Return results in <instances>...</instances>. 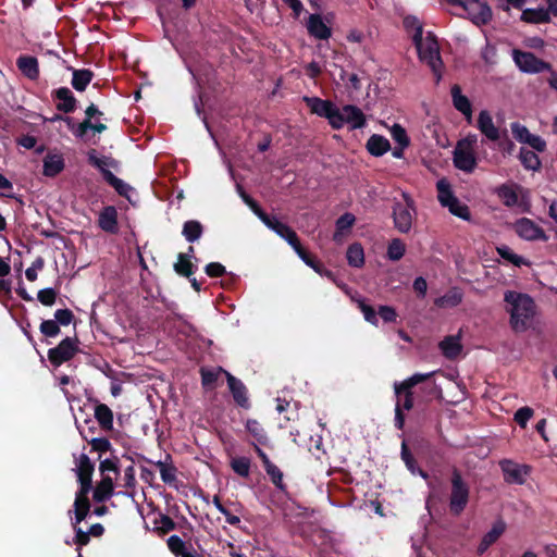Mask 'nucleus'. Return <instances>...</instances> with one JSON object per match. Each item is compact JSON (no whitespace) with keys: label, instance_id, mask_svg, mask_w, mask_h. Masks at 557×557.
Here are the masks:
<instances>
[{"label":"nucleus","instance_id":"24","mask_svg":"<svg viewBox=\"0 0 557 557\" xmlns=\"http://www.w3.org/2000/svg\"><path fill=\"white\" fill-rule=\"evenodd\" d=\"M366 147L371 156L381 157L391 149V144L386 137L373 134L367 140Z\"/></svg>","mask_w":557,"mask_h":557},{"label":"nucleus","instance_id":"10","mask_svg":"<svg viewBox=\"0 0 557 557\" xmlns=\"http://www.w3.org/2000/svg\"><path fill=\"white\" fill-rule=\"evenodd\" d=\"M513 227L518 236L525 240H548V236L545 234V231L531 219L521 218L516 221Z\"/></svg>","mask_w":557,"mask_h":557},{"label":"nucleus","instance_id":"19","mask_svg":"<svg viewBox=\"0 0 557 557\" xmlns=\"http://www.w3.org/2000/svg\"><path fill=\"white\" fill-rule=\"evenodd\" d=\"M476 127L488 140L496 141L499 139V129L494 125L488 111L482 110L479 113Z\"/></svg>","mask_w":557,"mask_h":557},{"label":"nucleus","instance_id":"55","mask_svg":"<svg viewBox=\"0 0 557 557\" xmlns=\"http://www.w3.org/2000/svg\"><path fill=\"white\" fill-rule=\"evenodd\" d=\"M54 320H55V322H58L60 327L67 326L75 320V315L72 312V310H70L67 308L58 309L54 312Z\"/></svg>","mask_w":557,"mask_h":557},{"label":"nucleus","instance_id":"57","mask_svg":"<svg viewBox=\"0 0 557 557\" xmlns=\"http://www.w3.org/2000/svg\"><path fill=\"white\" fill-rule=\"evenodd\" d=\"M99 471L101 474H106L108 471L114 472L116 475L120 473L119 458H107L100 461Z\"/></svg>","mask_w":557,"mask_h":557},{"label":"nucleus","instance_id":"31","mask_svg":"<svg viewBox=\"0 0 557 557\" xmlns=\"http://www.w3.org/2000/svg\"><path fill=\"white\" fill-rule=\"evenodd\" d=\"M347 262L350 267L361 268L364 264V251L359 243L348 246L346 252Z\"/></svg>","mask_w":557,"mask_h":557},{"label":"nucleus","instance_id":"17","mask_svg":"<svg viewBox=\"0 0 557 557\" xmlns=\"http://www.w3.org/2000/svg\"><path fill=\"white\" fill-rule=\"evenodd\" d=\"M454 165L465 172L471 173L476 166V159L473 151L465 148H455Z\"/></svg>","mask_w":557,"mask_h":557},{"label":"nucleus","instance_id":"47","mask_svg":"<svg viewBox=\"0 0 557 557\" xmlns=\"http://www.w3.org/2000/svg\"><path fill=\"white\" fill-rule=\"evenodd\" d=\"M505 530L506 523L503 520H497L482 539L492 546L503 535Z\"/></svg>","mask_w":557,"mask_h":557},{"label":"nucleus","instance_id":"7","mask_svg":"<svg viewBox=\"0 0 557 557\" xmlns=\"http://www.w3.org/2000/svg\"><path fill=\"white\" fill-rule=\"evenodd\" d=\"M78 339L65 337L55 347L48 350V359L53 367H60L70 361L78 351Z\"/></svg>","mask_w":557,"mask_h":557},{"label":"nucleus","instance_id":"54","mask_svg":"<svg viewBox=\"0 0 557 557\" xmlns=\"http://www.w3.org/2000/svg\"><path fill=\"white\" fill-rule=\"evenodd\" d=\"M58 293L54 288L48 287L40 289L37 294L38 301L47 307H51L55 304Z\"/></svg>","mask_w":557,"mask_h":557},{"label":"nucleus","instance_id":"20","mask_svg":"<svg viewBox=\"0 0 557 557\" xmlns=\"http://www.w3.org/2000/svg\"><path fill=\"white\" fill-rule=\"evenodd\" d=\"M16 65L27 78L36 81L39 77V64L36 57L22 54L17 58Z\"/></svg>","mask_w":557,"mask_h":557},{"label":"nucleus","instance_id":"39","mask_svg":"<svg viewBox=\"0 0 557 557\" xmlns=\"http://www.w3.org/2000/svg\"><path fill=\"white\" fill-rule=\"evenodd\" d=\"M196 267L193 264L187 255L180 252L177 256V262L174 263V271L184 277L189 278L194 272Z\"/></svg>","mask_w":557,"mask_h":557},{"label":"nucleus","instance_id":"34","mask_svg":"<svg viewBox=\"0 0 557 557\" xmlns=\"http://www.w3.org/2000/svg\"><path fill=\"white\" fill-rule=\"evenodd\" d=\"M401 460L405 462L407 469L412 473H419L422 478H426L428 474L423 470H421L418 467L417 460L412 456L410 449L407 446L406 441H403L401 443V450H400Z\"/></svg>","mask_w":557,"mask_h":557},{"label":"nucleus","instance_id":"46","mask_svg":"<svg viewBox=\"0 0 557 557\" xmlns=\"http://www.w3.org/2000/svg\"><path fill=\"white\" fill-rule=\"evenodd\" d=\"M264 471L269 475L272 484L280 491L284 492L286 490V484L283 481V472L272 463L270 467L265 468Z\"/></svg>","mask_w":557,"mask_h":557},{"label":"nucleus","instance_id":"64","mask_svg":"<svg viewBox=\"0 0 557 557\" xmlns=\"http://www.w3.org/2000/svg\"><path fill=\"white\" fill-rule=\"evenodd\" d=\"M377 315H380V318L387 323L395 322L397 319V312L391 306H380L377 310Z\"/></svg>","mask_w":557,"mask_h":557},{"label":"nucleus","instance_id":"21","mask_svg":"<svg viewBox=\"0 0 557 557\" xmlns=\"http://www.w3.org/2000/svg\"><path fill=\"white\" fill-rule=\"evenodd\" d=\"M450 94L455 109L462 113L468 122H470L472 117V106L468 97L462 95L461 87L457 84L454 85L450 89Z\"/></svg>","mask_w":557,"mask_h":557},{"label":"nucleus","instance_id":"22","mask_svg":"<svg viewBox=\"0 0 557 557\" xmlns=\"http://www.w3.org/2000/svg\"><path fill=\"white\" fill-rule=\"evenodd\" d=\"M42 174L47 177H55L65 168V162L62 154L48 153L44 158Z\"/></svg>","mask_w":557,"mask_h":557},{"label":"nucleus","instance_id":"4","mask_svg":"<svg viewBox=\"0 0 557 557\" xmlns=\"http://www.w3.org/2000/svg\"><path fill=\"white\" fill-rule=\"evenodd\" d=\"M304 101L310 109L311 113L324 117L333 129H341L343 122L341 109L336 107L331 100H324L319 97H304Z\"/></svg>","mask_w":557,"mask_h":557},{"label":"nucleus","instance_id":"37","mask_svg":"<svg viewBox=\"0 0 557 557\" xmlns=\"http://www.w3.org/2000/svg\"><path fill=\"white\" fill-rule=\"evenodd\" d=\"M462 301V293L458 288H451L444 296L435 299V306L440 308L456 307Z\"/></svg>","mask_w":557,"mask_h":557},{"label":"nucleus","instance_id":"3","mask_svg":"<svg viewBox=\"0 0 557 557\" xmlns=\"http://www.w3.org/2000/svg\"><path fill=\"white\" fill-rule=\"evenodd\" d=\"M449 511L453 516L459 517L468 506L470 499V486L463 480L457 468L453 469L450 476Z\"/></svg>","mask_w":557,"mask_h":557},{"label":"nucleus","instance_id":"35","mask_svg":"<svg viewBox=\"0 0 557 557\" xmlns=\"http://www.w3.org/2000/svg\"><path fill=\"white\" fill-rule=\"evenodd\" d=\"M496 251L504 260L512 263L516 267L530 265L531 262L523 257L515 253L512 249L507 245L496 247Z\"/></svg>","mask_w":557,"mask_h":557},{"label":"nucleus","instance_id":"59","mask_svg":"<svg viewBox=\"0 0 557 557\" xmlns=\"http://www.w3.org/2000/svg\"><path fill=\"white\" fill-rule=\"evenodd\" d=\"M114 494L113 491L109 490L106 486L100 485L99 483L94 488L92 499L96 503H104L110 499V497Z\"/></svg>","mask_w":557,"mask_h":557},{"label":"nucleus","instance_id":"9","mask_svg":"<svg viewBox=\"0 0 557 557\" xmlns=\"http://www.w3.org/2000/svg\"><path fill=\"white\" fill-rule=\"evenodd\" d=\"M79 488L76 492L74 500V511L76 523L84 521L90 511V502L88 494L92 488V481H77Z\"/></svg>","mask_w":557,"mask_h":557},{"label":"nucleus","instance_id":"18","mask_svg":"<svg viewBox=\"0 0 557 557\" xmlns=\"http://www.w3.org/2000/svg\"><path fill=\"white\" fill-rule=\"evenodd\" d=\"M307 29L311 36L320 40H327L332 36V29L323 22L319 14H310Z\"/></svg>","mask_w":557,"mask_h":557},{"label":"nucleus","instance_id":"25","mask_svg":"<svg viewBox=\"0 0 557 557\" xmlns=\"http://www.w3.org/2000/svg\"><path fill=\"white\" fill-rule=\"evenodd\" d=\"M517 189L522 190L519 185L503 184L496 189L497 196L500 198L504 206L511 208L518 205L519 197Z\"/></svg>","mask_w":557,"mask_h":557},{"label":"nucleus","instance_id":"50","mask_svg":"<svg viewBox=\"0 0 557 557\" xmlns=\"http://www.w3.org/2000/svg\"><path fill=\"white\" fill-rule=\"evenodd\" d=\"M449 212L462 220H470V210L469 207L465 203H461L458 198L454 199L449 206H447Z\"/></svg>","mask_w":557,"mask_h":557},{"label":"nucleus","instance_id":"41","mask_svg":"<svg viewBox=\"0 0 557 557\" xmlns=\"http://www.w3.org/2000/svg\"><path fill=\"white\" fill-rule=\"evenodd\" d=\"M436 186L438 193L437 198L443 207L449 206L450 202L457 198L454 195L450 185L445 180H440Z\"/></svg>","mask_w":557,"mask_h":557},{"label":"nucleus","instance_id":"27","mask_svg":"<svg viewBox=\"0 0 557 557\" xmlns=\"http://www.w3.org/2000/svg\"><path fill=\"white\" fill-rule=\"evenodd\" d=\"M76 466L77 481H92L95 465L87 455L82 454Z\"/></svg>","mask_w":557,"mask_h":557},{"label":"nucleus","instance_id":"53","mask_svg":"<svg viewBox=\"0 0 557 557\" xmlns=\"http://www.w3.org/2000/svg\"><path fill=\"white\" fill-rule=\"evenodd\" d=\"M166 544H168L170 552L175 557L182 555V553H184V550H186L188 548L186 542L183 541L178 535H171L166 540Z\"/></svg>","mask_w":557,"mask_h":557},{"label":"nucleus","instance_id":"45","mask_svg":"<svg viewBox=\"0 0 557 557\" xmlns=\"http://www.w3.org/2000/svg\"><path fill=\"white\" fill-rule=\"evenodd\" d=\"M358 305V308L363 313L364 320L373 325H377L379 319H377V311L367 304V301L362 298L355 300Z\"/></svg>","mask_w":557,"mask_h":557},{"label":"nucleus","instance_id":"6","mask_svg":"<svg viewBox=\"0 0 557 557\" xmlns=\"http://www.w3.org/2000/svg\"><path fill=\"white\" fill-rule=\"evenodd\" d=\"M512 59L517 67L523 73L537 74L552 71V64L537 58L533 52L513 49Z\"/></svg>","mask_w":557,"mask_h":557},{"label":"nucleus","instance_id":"63","mask_svg":"<svg viewBox=\"0 0 557 557\" xmlns=\"http://www.w3.org/2000/svg\"><path fill=\"white\" fill-rule=\"evenodd\" d=\"M205 272L210 277H221L226 273V269L219 262H210L206 265Z\"/></svg>","mask_w":557,"mask_h":557},{"label":"nucleus","instance_id":"43","mask_svg":"<svg viewBox=\"0 0 557 557\" xmlns=\"http://www.w3.org/2000/svg\"><path fill=\"white\" fill-rule=\"evenodd\" d=\"M406 252V246L399 238H394L387 246V257L392 261L400 260Z\"/></svg>","mask_w":557,"mask_h":557},{"label":"nucleus","instance_id":"12","mask_svg":"<svg viewBox=\"0 0 557 557\" xmlns=\"http://www.w3.org/2000/svg\"><path fill=\"white\" fill-rule=\"evenodd\" d=\"M411 205L396 202L393 206L394 225L400 233H408L412 226Z\"/></svg>","mask_w":557,"mask_h":557},{"label":"nucleus","instance_id":"61","mask_svg":"<svg viewBox=\"0 0 557 557\" xmlns=\"http://www.w3.org/2000/svg\"><path fill=\"white\" fill-rule=\"evenodd\" d=\"M263 224L275 232L278 236L283 235L284 231H286L287 224L281 222L275 215H270L268 218V222H263Z\"/></svg>","mask_w":557,"mask_h":557},{"label":"nucleus","instance_id":"42","mask_svg":"<svg viewBox=\"0 0 557 557\" xmlns=\"http://www.w3.org/2000/svg\"><path fill=\"white\" fill-rule=\"evenodd\" d=\"M230 466L232 470L242 478H248L250 474L251 461L248 457L232 458Z\"/></svg>","mask_w":557,"mask_h":557},{"label":"nucleus","instance_id":"58","mask_svg":"<svg viewBox=\"0 0 557 557\" xmlns=\"http://www.w3.org/2000/svg\"><path fill=\"white\" fill-rule=\"evenodd\" d=\"M79 523H76V521L73 523V528L75 531V537L74 543L78 546V550H81V547L88 545L90 542V534L88 532H85L82 530V528L78 527Z\"/></svg>","mask_w":557,"mask_h":557},{"label":"nucleus","instance_id":"13","mask_svg":"<svg viewBox=\"0 0 557 557\" xmlns=\"http://www.w3.org/2000/svg\"><path fill=\"white\" fill-rule=\"evenodd\" d=\"M225 376L234 401L242 408H249L250 404L245 384L230 372H225Z\"/></svg>","mask_w":557,"mask_h":557},{"label":"nucleus","instance_id":"33","mask_svg":"<svg viewBox=\"0 0 557 557\" xmlns=\"http://www.w3.org/2000/svg\"><path fill=\"white\" fill-rule=\"evenodd\" d=\"M227 372L221 367H218L214 370H210L207 368L200 369V375H201V384L203 388L206 389H213L215 387V384L219 380L220 374H224Z\"/></svg>","mask_w":557,"mask_h":557},{"label":"nucleus","instance_id":"28","mask_svg":"<svg viewBox=\"0 0 557 557\" xmlns=\"http://www.w3.org/2000/svg\"><path fill=\"white\" fill-rule=\"evenodd\" d=\"M94 77V72L88 69L73 70L72 86L77 91H84Z\"/></svg>","mask_w":557,"mask_h":557},{"label":"nucleus","instance_id":"23","mask_svg":"<svg viewBox=\"0 0 557 557\" xmlns=\"http://www.w3.org/2000/svg\"><path fill=\"white\" fill-rule=\"evenodd\" d=\"M94 417L102 431L110 432L113 430V412L108 405L97 403Z\"/></svg>","mask_w":557,"mask_h":557},{"label":"nucleus","instance_id":"32","mask_svg":"<svg viewBox=\"0 0 557 557\" xmlns=\"http://www.w3.org/2000/svg\"><path fill=\"white\" fill-rule=\"evenodd\" d=\"M202 233L203 226L197 220H188L183 225L182 234L189 243L198 240L201 237Z\"/></svg>","mask_w":557,"mask_h":557},{"label":"nucleus","instance_id":"51","mask_svg":"<svg viewBox=\"0 0 557 557\" xmlns=\"http://www.w3.org/2000/svg\"><path fill=\"white\" fill-rule=\"evenodd\" d=\"M40 333L46 337H57L61 333V327L55 320H44L39 325Z\"/></svg>","mask_w":557,"mask_h":557},{"label":"nucleus","instance_id":"48","mask_svg":"<svg viewBox=\"0 0 557 557\" xmlns=\"http://www.w3.org/2000/svg\"><path fill=\"white\" fill-rule=\"evenodd\" d=\"M392 138L398 146L409 147L410 138L407 135L406 129L398 123H395L391 128Z\"/></svg>","mask_w":557,"mask_h":557},{"label":"nucleus","instance_id":"8","mask_svg":"<svg viewBox=\"0 0 557 557\" xmlns=\"http://www.w3.org/2000/svg\"><path fill=\"white\" fill-rule=\"evenodd\" d=\"M419 58L422 62L426 63L434 73L442 64L438 42L432 34L425 38V42L417 49Z\"/></svg>","mask_w":557,"mask_h":557},{"label":"nucleus","instance_id":"44","mask_svg":"<svg viewBox=\"0 0 557 557\" xmlns=\"http://www.w3.org/2000/svg\"><path fill=\"white\" fill-rule=\"evenodd\" d=\"M154 466L159 468L161 480L165 484H173L176 481V468L173 465H166L163 461L154 462Z\"/></svg>","mask_w":557,"mask_h":557},{"label":"nucleus","instance_id":"60","mask_svg":"<svg viewBox=\"0 0 557 557\" xmlns=\"http://www.w3.org/2000/svg\"><path fill=\"white\" fill-rule=\"evenodd\" d=\"M510 127H511V133H512L513 137L518 141L523 143V144L525 143V139L531 134L529 132V129L524 125L520 124L519 122L511 123Z\"/></svg>","mask_w":557,"mask_h":557},{"label":"nucleus","instance_id":"5","mask_svg":"<svg viewBox=\"0 0 557 557\" xmlns=\"http://www.w3.org/2000/svg\"><path fill=\"white\" fill-rule=\"evenodd\" d=\"M453 5L461 7L468 17L478 26L486 25L492 20V10L484 0H446Z\"/></svg>","mask_w":557,"mask_h":557},{"label":"nucleus","instance_id":"1","mask_svg":"<svg viewBox=\"0 0 557 557\" xmlns=\"http://www.w3.org/2000/svg\"><path fill=\"white\" fill-rule=\"evenodd\" d=\"M434 372L414 373L403 382L394 383V392L396 396L394 426L403 431L406 422L405 410L409 411L414 406V397L412 388L433 376Z\"/></svg>","mask_w":557,"mask_h":557},{"label":"nucleus","instance_id":"15","mask_svg":"<svg viewBox=\"0 0 557 557\" xmlns=\"http://www.w3.org/2000/svg\"><path fill=\"white\" fill-rule=\"evenodd\" d=\"M52 97L59 102L55 108L65 114L73 113L77 108V100L67 87H60L52 91Z\"/></svg>","mask_w":557,"mask_h":557},{"label":"nucleus","instance_id":"11","mask_svg":"<svg viewBox=\"0 0 557 557\" xmlns=\"http://www.w3.org/2000/svg\"><path fill=\"white\" fill-rule=\"evenodd\" d=\"M499 467L503 471L505 482L509 484H523L525 482V476L530 472L529 466L519 465L509 459L500 460Z\"/></svg>","mask_w":557,"mask_h":557},{"label":"nucleus","instance_id":"29","mask_svg":"<svg viewBox=\"0 0 557 557\" xmlns=\"http://www.w3.org/2000/svg\"><path fill=\"white\" fill-rule=\"evenodd\" d=\"M521 20L531 24L548 23L550 16L544 8L525 9L522 11Z\"/></svg>","mask_w":557,"mask_h":557},{"label":"nucleus","instance_id":"2","mask_svg":"<svg viewBox=\"0 0 557 557\" xmlns=\"http://www.w3.org/2000/svg\"><path fill=\"white\" fill-rule=\"evenodd\" d=\"M504 300L510 306V326L516 333L525 332L535 314L534 300L527 294L507 290Z\"/></svg>","mask_w":557,"mask_h":557},{"label":"nucleus","instance_id":"56","mask_svg":"<svg viewBox=\"0 0 557 557\" xmlns=\"http://www.w3.org/2000/svg\"><path fill=\"white\" fill-rule=\"evenodd\" d=\"M534 411L532 408L525 406V407H521L519 408L516 412H515V417H513V420L516 421V423L521 426V428H525L527 426V423L528 421L531 419V417L533 416Z\"/></svg>","mask_w":557,"mask_h":557},{"label":"nucleus","instance_id":"49","mask_svg":"<svg viewBox=\"0 0 557 557\" xmlns=\"http://www.w3.org/2000/svg\"><path fill=\"white\" fill-rule=\"evenodd\" d=\"M87 160L90 165L97 168L98 170L102 169L103 165H111V166L115 165V161L112 158H109V157L99 158L96 149H90L87 152Z\"/></svg>","mask_w":557,"mask_h":557},{"label":"nucleus","instance_id":"30","mask_svg":"<svg viewBox=\"0 0 557 557\" xmlns=\"http://www.w3.org/2000/svg\"><path fill=\"white\" fill-rule=\"evenodd\" d=\"M356 222V218L352 213L346 212L342 214L335 223V232L333 239L339 242L345 232L349 231Z\"/></svg>","mask_w":557,"mask_h":557},{"label":"nucleus","instance_id":"36","mask_svg":"<svg viewBox=\"0 0 557 557\" xmlns=\"http://www.w3.org/2000/svg\"><path fill=\"white\" fill-rule=\"evenodd\" d=\"M78 431L82 437L90 444L92 450L107 453L112 448V445L107 437H88L84 426H78Z\"/></svg>","mask_w":557,"mask_h":557},{"label":"nucleus","instance_id":"40","mask_svg":"<svg viewBox=\"0 0 557 557\" xmlns=\"http://www.w3.org/2000/svg\"><path fill=\"white\" fill-rule=\"evenodd\" d=\"M519 159L527 170L536 171L541 168L540 158L533 150L521 148Z\"/></svg>","mask_w":557,"mask_h":557},{"label":"nucleus","instance_id":"52","mask_svg":"<svg viewBox=\"0 0 557 557\" xmlns=\"http://www.w3.org/2000/svg\"><path fill=\"white\" fill-rule=\"evenodd\" d=\"M213 505L215 508L224 515L226 522L231 525L237 527L240 523V518L238 516L233 515L221 502L219 496L213 497Z\"/></svg>","mask_w":557,"mask_h":557},{"label":"nucleus","instance_id":"38","mask_svg":"<svg viewBox=\"0 0 557 557\" xmlns=\"http://www.w3.org/2000/svg\"><path fill=\"white\" fill-rule=\"evenodd\" d=\"M246 429L250 433V435L258 442L260 445H268L269 437L267 435L265 430L261 425V423L255 419H248L246 422Z\"/></svg>","mask_w":557,"mask_h":557},{"label":"nucleus","instance_id":"14","mask_svg":"<svg viewBox=\"0 0 557 557\" xmlns=\"http://www.w3.org/2000/svg\"><path fill=\"white\" fill-rule=\"evenodd\" d=\"M343 122L341 128L347 123L351 129L362 128L366 125V115L357 106L345 104L341 110Z\"/></svg>","mask_w":557,"mask_h":557},{"label":"nucleus","instance_id":"16","mask_svg":"<svg viewBox=\"0 0 557 557\" xmlns=\"http://www.w3.org/2000/svg\"><path fill=\"white\" fill-rule=\"evenodd\" d=\"M98 226L109 234H117V210L114 206H106L99 213Z\"/></svg>","mask_w":557,"mask_h":557},{"label":"nucleus","instance_id":"26","mask_svg":"<svg viewBox=\"0 0 557 557\" xmlns=\"http://www.w3.org/2000/svg\"><path fill=\"white\" fill-rule=\"evenodd\" d=\"M440 349L447 359H455L460 355L462 346L460 344L459 337L446 336L443 341H441Z\"/></svg>","mask_w":557,"mask_h":557},{"label":"nucleus","instance_id":"62","mask_svg":"<svg viewBox=\"0 0 557 557\" xmlns=\"http://www.w3.org/2000/svg\"><path fill=\"white\" fill-rule=\"evenodd\" d=\"M123 481V486L125 488L135 490L137 481L135 478V468L133 463L125 468Z\"/></svg>","mask_w":557,"mask_h":557}]
</instances>
